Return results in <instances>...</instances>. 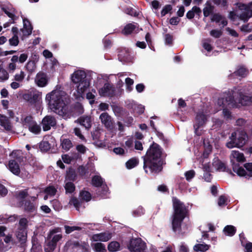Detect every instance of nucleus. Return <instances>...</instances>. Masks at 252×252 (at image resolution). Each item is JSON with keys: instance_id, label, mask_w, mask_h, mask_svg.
I'll return each mask as SVG.
<instances>
[{"instance_id": "ea45409f", "label": "nucleus", "mask_w": 252, "mask_h": 252, "mask_svg": "<svg viewBox=\"0 0 252 252\" xmlns=\"http://www.w3.org/2000/svg\"><path fill=\"white\" fill-rule=\"evenodd\" d=\"M138 163V159L135 158H131L126 163L127 169H130L135 167Z\"/></svg>"}, {"instance_id": "f3484780", "label": "nucleus", "mask_w": 252, "mask_h": 252, "mask_svg": "<svg viewBox=\"0 0 252 252\" xmlns=\"http://www.w3.org/2000/svg\"><path fill=\"white\" fill-rule=\"evenodd\" d=\"M23 21V28L19 31H18V35L22 40H24L32 33V28L29 20L24 18Z\"/></svg>"}, {"instance_id": "bf43d9fd", "label": "nucleus", "mask_w": 252, "mask_h": 252, "mask_svg": "<svg viewBox=\"0 0 252 252\" xmlns=\"http://www.w3.org/2000/svg\"><path fill=\"white\" fill-rule=\"evenodd\" d=\"M24 208L25 211L32 212L34 209V206L32 203L26 201L24 204Z\"/></svg>"}, {"instance_id": "f8f14e48", "label": "nucleus", "mask_w": 252, "mask_h": 252, "mask_svg": "<svg viewBox=\"0 0 252 252\" xmlns=\"http://www.w3.org/2000/svg\"><path fill=\"white\" fill-rule=\"evenodd\" d=\"M23 99L31 104L40 103L42 102V93L32 89L23 95Z\"/></svg>"}, {"instance_id": "f03ea898", "label": "nucleus", "mask_w": 252, "mask_h": 252, "mask_svg": "<svg viewBox=\"0 0 252 252\" xmlns=\"http://www.w3.org/2000/svg\"><path fill=\"white\" fill-rule=\"evenodd\" d=\"M143 158L144 169L147 173H158L161 170V166L163 163L162 151L158 144H153Z\"/></svg>"}, {"instance_id": "5701e85b", "label": "nucleus", "mask_w": 252, "mask_h": 252, "mask_svg": "<svg viewBox=\"0 0 252 252\" xmlns=\"http://www.w3.org/2000/svg\"><path fill=\"white\" fill-rule=\"evenodd\" d=\"M112 237V234L109 232H104L94 234L92 239L94 241L106 242L110 240Z\"/></svg>"}, {"instance_id": "473e14b6", "label": "nucleus", "mask_w": 252, "mask_h": 252, "mask_svg": "<svg viewBox=\"0 0 252 252\" xmlns=\"http://www.w3.org/2000/svg\"><path fill=\"white\" fill-rule=\"evenodd\" d=\"M201 13V10L200 8L197 6H193L191 10L189 11L187 14L186 16L189 19H192L195 14H196L197 15H199Z\"/></svg>"}, {"instance_id": "4468645a", "label": "nucleus", "mask_w": 252, "mask_h": 252, "mask_svg": "<svg viewBox=\"0 0 252 252\" xmlns=\"http://www.w3.org/2000/svg\"><path fill=\"white\" fill-rule=\"evenodd\" d=\"M207 117V115L205 114L204 112H199L197 113L194 124V132L196 135H200L201 134L199 128L205 124Z\"/></svg>"}, {"instance_id": "20e7f679", "label": "nucleus", "mask_w": 252, "mask_h": 252, "mask_svg": "<svg viewBox=\"0 0 252 252\" xmlns=\"http://www.w3.org/2000/svg\"><path fill=\"white\" fill-rule=\"evenodd\" d=\"M226 96V103L230 107H238L241 105H246L252 101V97L242 94L240 89L235 88L228 93L224 94Z\"/></svg>"}, {"instance_id": "37998d69", "label": "nucleus", "mask_w": 252, "mask_h": 252, "mask_svg": "<svg viewBox=\"0 0 252 252\" xmlns=\"http://www.w3.org/2000/svg\"><path fill=\"white\" fill-rule=\"evenodd\" d=\"M92 183L93 186L98 187L102 185L103 180L100 176L95 175L93 177Z\"/></svg>"}, {"instance_id": "1a4fd4ad", "label": "nucleus", "mask_w": 252, "mask_h": 252, "mask_svg": "<svg viewBox=\"0 0 252 252\" xmlns=\"http://www.w3.org/2000/svg\"><path fill=\"white\" fill-rule=\"evenodd\" d=\"M99 94L101 96L112 97L121 95L123 90L119 89L117 91L116 88L111 84L105 83L103 86L98 90Z\"/></svg>"}, {"instance_id": "338daca9", "label": "nucleus", "mask_w": 252, "mask_h": 252, "mask_svg": "<svg viewBox=\"0 0 252 252\" xmlns=\"http://www.w3.org/2000/svg\"><path fill=\"white\" fill-rule=\"evenodd\" d=\"M28 223V220L26 218H22L19 220V227L18 229H25Z\"/></svg>"}, {"instance_id": "052dcab7", "label": "nucleus", "mask_w": 252, "mask_h": 252, "mask_svg": "<svg viewBox=\"0 0 252 252\" xmlns=\"http://www.w3.org/2000/svg\"><path fill=\"white\" fill-rule=\"evenodd\" d=\"M144 209L141 206H139L133 211L132 215L134 217H138L144 214Z\"/></svg>"}, {"instance_id": "774afa93", "label": "nucleus", "mask_w": 252, "mask_h": 252, "mask_svg": "<svg viewBox=\"0 0 252 252\" xmlns=\"http://www.w3.org/2000/svg\"><path fill=\"white\" fill-rule=\"evenodd\" d=\"M210 33L212 36L215 38H219L221 35L222 32L220 30H213L210 32Z\"/></svg>"}, {"instance_id": "f704fd0d", "label": "nucleus", "mask_w": 252, "mask_h": 252, "mask_svg": "<svg viewBox=\"0 0 252 252\" xmlns=\"http://www.w3.org/2000/svg\"><path fill=\"white\" fill-rule=\"evenodd\" d=\"M28 128L30 132L34 134H38L41 131V127L40 126L38 125L35 121H34L33 123H32Z\"/></svg>"}, {"instance_id": "6e6552de", "label": "nucleus", "mask_w": 252, "mask_h": 252, "mask_svg": "<svg viewBox=\"0 0 252 252\" xmlns=\"http://www.w3.org/2000/svg\"><path fill=\"white\" fill-rule=\"evenodd\" d=\"M230 160L234 172L238 176L246 175V171L239 164V163H242L246 161V158L243 153L237 150L232 151L230 155Z\"/></svg>"}, {"instance_id": "7c9ffc66", "label": "nucleus", "mask_w": 252, "mask_h": 252, "mask_svg": "<svg viewBox=\"0 0 252 252\" xmlns=\"http://www.w3.org/2000/svg\"><path fill=\"white\" fill-rule=\"evenodd\" d=\"M0 125L6 130H10L11 128V125L8 119L1 115H0Z\"/></svg>"}, {"instance_id": "9b49d317", "label": "nucleus", "mask_w": 252, "mask_h": 252, "mask_svg": "<svg viewBox=\"0 0 252 252\" xmlns=\"http://www.w3.org/2000/svg\"><path fill=\"white\" fill-rule=\"evenodd\" d=\"M238 7L241 11L238 16L244 22H247L252 17V1L248 4L238 3Z\"/></svg>"}, {"instance_id": "e433bc0d", "label": "nucleus", "mask_w": 252, "mask_h": 252, "mask_svg": "<svg viewBox=\"0 0 252 252\" xmlns=\"http://www.w3.org/2000/svg\"><path fill=\"white\" fill-rule=\"evenodd\" d=\"M120 244L117 241H112L108 245V250L110 252H115L120 250Z\"/></svg>"}, {"instance_id": "72a5a7b5", "label": "nucleus", "mask_w": 252, "mask_h": 252, "mask_svg": "<svg viewBox=\"0 0 252 252\" xmlns=\"http://www.w3.org/2000/svg\"><path fill=\"white\" fill-rule=\"evenodd\" d=\"M34 121L31 116H23L21 119V122L24 127L28 128Z\"/></svg>"}, {"instance_id": "7ed1b4c3", "label": "nucleus", "mask_w": 252, "mask_h": 252, "mask_svg": "<svg viewBox=\"0 0 252 252\" xmlns=\"http://www.w3.org/2000/svg\"><path fill=\"white\" fill-rule=\"evenodd\" d=\"M173 206L174 208V214L172 219V229L174 232L183 234L181 228V223L186 214V209L185 205L177 198L173 197Z\"/></svg>"}, {"instance_id": "c9c22d12", "label": "nucleus", "mask_w": 252, "mask_h": 252, "mask_svg": "<svg viewBox=\"0 0 252 252\" xmlns=\"http://www.w3.org/2000/svg\"><path fill=\"white\" fill-rule=\"evenodd\" d=\"M2 10L9 18L12 20L15 19L16 11L12 6H10L7 7H2Z\"/></svg>"}, {"instance_id": "603ef678", "label": "nucleus", "mask_w": 252, "mask_h": 252, "mask_svg": "<svg viewBox=\"0 0 252 252\" xmlns=\"http://www.w3.org/2000/svg\"><path fill=\"white\" fill-rule=\"evenodd\" d=\"M69 204L73 205L77 211L80 210V206H81L79 201L75 197H72L69 202Z\"/></svg>"}, {"instance_id": "cd10ccee", "label": "nucleus", "mask_w": 252, "mask_h": 252, "mask_svg": "<svg viewBox=\"0 0 252 252\" xmlns=\"http://www.w3.org/2000/svg\"><path fill=\"white\" fill-rule=\"evenodd\" d=\"M212 167L217 171H223L225 169V165L219 160L218 158H215L212 163Z\"/></svg>"}, {"instance_id": "0eeeda50", "label": "nucleus", "mask_w": 252, "mask_h": 252, "mask_svg": "<svg viewBox=\"0 0 252 252\" xmlns=\"http://www.w3.org/2000/svg\"><path fill=\"white\" fill-rule=\"evenodd\" d=\"M229 139L230 141L226 144L228 148L232 149L234 147L240 148L246 144L248 136L244 130L238 129L231 134Z\"/></svg>"}, {"instance_id": "39448f33", "label": "nucleus", "mask_w": 252, "mask_h": 252, "mask_svg": "<svg viewBox=\"0 0 252 252\" xmlns=\"http://www.w3.org/2000/svg\"><path fill=\"white\" fill-rule=\"evenodd\" d=\"M71 80L76 88L77 94L74 93L76 97H82L90 86V82L86 78V73L82 70H76L71 74Z\"/></svg>"}, {"instance_id": "a18cd8bd", "label": "nucleus", "mask_w": 252, "mask_h": 252, "mask_svg": "<svg viewBox=\"0 0 252 252\" xmlns=\"http://www.w3.org/2000/svg\"><path fill=\"white\" fill-rule=\"evenodd\" d=\"M206 6L203 9V14L205 17H208L214 9V7L211 5L209 1L206 3Z\"/></svg>"}, {"instance_id": "a19ab883", "label": "nucleus", "mask_w": 252, "mask_h": 252, "mask_svg": "<svg viewBox=\"0 0 252 252\" xmlns=\"http://www.w3.org/2000/svg\"><path fill=\"white\" fill-rule=\"evenodd\" d=\"M248 73V70L244 66L239 67L234 73L236 76L244 77L246 76Z\"/></svg>"}, {"instance_id": "412c9836", "label": "nucleus", "mask_w": 252, "mask_h": 252, "mask_svg": "<svg viewBox=\"0 0 252 252\" xmlns=\"http://www.w3.org/2000/svg\"><path fill=\"white\" fill-rule=\"evenodd\" d=\"M139 31L137 24L130 23L126 25L123 30L122 33L125 35H128L132 33H136Z\"/></svg>"}, {"instance_id": "dca6fc26", "label": "nucleus", "mask_w": 252, "mask_h": 252, "mask_svg": "<svg viewBox=\"0 0 252 252\" xmlns=\"http://www.w3.org/2000/svg\"><path fill=\"white\" fill-rule=\"evenodd\" d=\"M26 75V73L23 70L16 73L13 76V81L10 84L11 88L16 90L22 87Z\"/></svg>"}, {"instance_id": "c03bdc74", "label": "nucleus", "mask_w": 252, "mask_h": 252, "mask_svg": "<svg viewBox=\"0 0 252 252\" xmlns=\"http://www.w3.org/2000/svg\"><path fill=\"white\" fill-rule=\"evenodd\" d=\"M65 182V184L64 186V188L65 189L66 193H72L74 191L75 189L74 184L71 182H68V181Z\"/></svg>"}, {"instance_id": "de8ad7c7", "label": "nucleus", "mask_w": 252, "mask_h": 252, "mask_svg": "<svg viewBox=\"0 0 252 252\" xmlns=\"http://www.w3.org/2000/svg\"><path fill=\"white\" fill-rule=\"evenodd\" d=\"M51 144L48 141L43 140L39 144V148L42 152H47L51 148Z\"/></svg>"}, {"instance_id": "13d9d810", "label": "nucleus", "mask_w": 252, "mask_h": 252, "mask_svg": "<svg viewBox=\"0 0 252 252\" xmlns=\"http://www.w3.org/2000/svg\"><path fill=\"white\" fill-rule=\"evenodd\" d=\"M64 228L67 234H69L75 230H80L81 229V227L75 226H69L65 225L64 226Z\"/></svg>"}, {"instance_id": "09e8293b", "label": "nucleus", "mask_w": 252, "mask_h": 252, "mask_svg": "<svg viewBox=\"0 0 252 252\" xmlns=\"http://www.w3.org/2000/svg\"><path fill=\"white\" fill-rule=\"evenodd\" d=\"M96 94V92L94 89H92L91 92H88L87 94L86 97L89 100L91 104H93L94 103Z\"/></svg>"}, {"instance_id": "79ce46f5", "label": "nucleus", "mask_w": 252, "mask_h": 252, "mask_svg": "<svg viewBox=\"0 0 252 252\" xmlns=\"http://www.w3.org/2000/svg\"><path fill=\"white\" fill-rule=\"evenodd\" d=\"M9 78V74L7 71L4 69L1 65H0V82H4Z\"/></svg>"}, {"instance_id": "0e129e2a", "label": "nucleus", "mask_w": 252, "mask_h": 252, "mask_svg": "<svg viewBox=\"0 0 252 252\" xmlns=\"http://www.w3.org/2000/svg\"><path fill=\"white\" fill-rule=\"evenodd\" d=\"M195 174V172L193 170H191L187 171L185 173L186 178L187 180H188L189 181H190V180H191L194 177Z\"/></svg>"}, {"instance_id": "c756f323", "label": "nucleus", "mask_w": 252, "mask_h": 252, "mask_svg": "<svg viewBox=\"0 0 252 252\" xmlns=\"http://www.w3.org/2000/svg\"><path fill=\"white\" fill-rule=\"evenodd\" d=\"M16 237L21 243H24L27 240V231L25 229H18Z\"/></svg>"}, {"instance_id": "49530a36", "label": "nucleus", "mask_w": 252, "mask_h": 252, "mask_svg": "<svg viewBox=\"0 0 252 252\" xmlns=\"http://www.w3.org/2000/svg\"><path fill=\"white\" fill-rule=\"evenodd\" d=\"M93 248L95 252H106L105 246L102 243H95L94 244Z\"/></svg>"}, {"instance_id": "bb28decb", "label": "nucleus", "mask_w": 252, "mask_h": 252, "mask_svg": "<svg viewBox=\"0 0 252 252\" xmlns=\"http://www.w3.org/2000/svg\"><path fill=\"white\" fill-rule=\"evenodd\" d=\"M81 126L89 129L92 126L91 118L89 116H82L77 121Z\"/></svg>"}, {"instance_id": "b1692460", "label": "nucleus", "mask_w": 252, "mask_h": 252, "mask_svg": "<svg viewBox=\"0 0 252 252\" xmlns=\"http://www.w3.org/2000/svg\"><path fill=\"white\" fill-rule=\"evenodd\" d=\"M101 123L107 128H110L112 126V121L111 117L108 113H102L99 116Z\"/></svg>"}, {"instance_id": "864d4df0", "label": "nucleus", "mask_w": 252, "mask_h": 252, "mask_svg": "<svg viewBox=\"0 0 252 252\" xmlns=\"http://www.w3.org/2000/svg\"><path fill=\"white\" fill-rule=\"evenodd\" d=\"M244 167L247 170L246 175L245 176H240L241 177H252V162L246 163L244 164Z\"/></svg>"}, {"instance_id": "69168bd1", "label": "nucleus", "mask_w": 252, "mask_h": 252, "mask_svg": "<svg viewBox=\"0 0 252 252\" xmlns=\"http://www.w3.org/2000/svg\"><path fill=\"white\" fill-rule=\"evenodd\" d=\"M51 203L52 204L53 207H54L55 210L59 211L61 209L62 206L61 205L60 203L58 200H52L51 201Z\"/></svg>"}, {"instance_id": "9d476101", "label": "nucleus", "mask_w": 252, "mask_h": 252, "mask_svg": "<svg viewBox=\"0 0 252 252\" xmlns=\"http://www.w3.org/2000/svg\"><path fill=\"white\" fill-rule=\"evenodd\" d=\"M59 230V228H57L50 232L49 236L51 240L48 242L44 248L45 252H53L56 248L57 243L62 239V234L58 233Z\"/></svg>"}, {"instance_id": "2eb2a0df", "label": "nucleus", "mask_w": 252, "mask_h": 252, "mask_svg": "<svg viewBox=\"0 0 252 252\" xmlns=\"http://www.w3.org/2000/svg\"><path fill=\"white\" fill-rule=\"evenodd\" d=\"M202 233V238L197 240L198 243L193 247V250L196 252H205L210 247V245L205 244L203 242V241L208 239L209 235L207 234V231H203Z\"/></svg>"}, {"instance_id": "f257e3e1", "label": "nucleus", "mask_w": 252, "mask_h": 252, "mask_svg": "<svg viewBox=\"0 0 252 252\" xmlns=\"http://www.w3.org/2000/svg\"><path fill=\"white\" fill-rule=\"evenodd\" d=\"M45 101L51 110L67 119L70 116L68 111L67 103L69 96L60 88H56L48 93L45 97Z\"/></svg>"}, {"instance_id": "423d86ee", "label": "nucleus", "mask_w": 252, "mask_h": 252, "mask_svg": "<svg viewBox=\"0 0 252 252\" xmlns=\"http://www.w3.org/2000/svg\"><path fill=\"white\" fill-rule=\"evenodd\" d=\"M212 151V146L210 145L205 147L204 152L201 155L198 151H194V154L197 159L201 163L202 168L206 173L204 174V178L207 182H210L211 179V175L210 172L212 171V167L210 162H208V158Z\"/></svg>"}, {"instance_id": "2f4dec72", "label": "nucleus", "mask_w": 252, "mask_h": 252, "mask_svg": "<svg viewBox=\"0 0 252 252\" xmlns=\"http://www.w3.org/2000/svg\"><path fill=\"white\" fill-rule=\"evenodd\" d=\"M57 192V189L53 186H50L46 188L44 190L45 195L44 197V200H47L48 198L54 196Z\"/></svg>"}, {"instance_id": "4d7b16f0", "label": "nucleus", "mask_w": 252, "mask_h": 252, "mask_svg": "<svg viewBox=\"0 0 252 252\" xmlns=\"http://www.w3.org/2000/svg\"><path fill=\"white\" fill-rule=\"evenodd\" d=\"M173 36L169 34H166L164 35V42L166 45L171 46L173 44Z\"/></svg>"}, {"instance_id": "ddd939ff", "label": "nucleus", "mask_w": 252, "mask_h": 252, "mask_svg": "<svg viewBox=\"0 0 252 252\" xmlns=\"http://www.w3.org/2000/svg\"><path fill=\"white\" fill-rule=\"evenodd\" d=\"M128 247L131 252H146V244L140 238L132 239Z\"/></svg>"}, {"instance_id": "58836bf2", "label": "nucleus", "mask_w": 252, "mask_h": 252, "mask_svg": "<svg viewBox=\"0 0 252 252\" xmlns=\"http://www.w3.org/2000/svg\"><path fill=\"white\" fill-rule=\"evenodd\" d=\"M61 145L65 151H68L73 146L71 141L68 139H63L61 141Z\"/></svg>"}, {"instance_id": "8fccbe9b", "label": "nucleus", "mask_w": 252, "mask_h": 252, "mask_svg": "<svg viewBox=\"0 0 252 252\" xmlns=\"http://www.w3.org/2000/svg\"><path fill=\"white\" fill-rule=\"evenodd\" d=\"M76 178V174L74 169H69L67 171L65 182L67 181H74Z\"/></svg>"}, {"instance_id": "e2e57ef3", "label": "nucleus", "mask_w": 252, "mask_h": 252, "mask_svg": "<svg viewBox=\"0 0 252 252\" xmlns=\"http://www.w3.org/2000/svg\"><path fill=\"white\" fill-rule=\"evenodd\" d=\"M28 195V192L27 189L20 191L17 194V198L19 200H22Z\"/></svg>"}, {"instance_id": "aec40b11", "label": "nucleus", "mask_w": 252, "mask_h": 252, "mask_svg": "<svg viewBox=\"0 0 252 252\" xmlns=\"http://www.w3.org/2000/svg\"><path fill=\"white\" fill-rule=\"evenodd\" d=\"M35 83L39 87H44L48 83V78L45 73L39 72L35 77Z\"/></svg>"}, {"instance_id": "4c0bfd02", "label": "nucleus", "mask_w": 252, "mask_h": 252, "mask_svg": "<svg viewBox=\"0 0 252 252\" xmlns=\"http://www.w3.org/2000/svg\"><path fill=\"white\" fill-rule=\"evenodd\" d=\"M236 231V228L233 225H227L223 229V232L226 235L232 236Z\"/></svg>"}, {"instance_id": "6e6d98bb", "label": "nucleus", "mask_w": 252, "mask_h": 252, "mask_svg": "<svg viewBox=\"0 0 252 252\" xmlns=\"http://www.w3.org/2000/svg\"><path fill=\"white\" fill-rule=\"evenodd\" d=\"M80 197L82 199L88 202L91 199V195L88 191H82L80 194Z\"/></svg>"}, {"instance_id": "a878e982", "label": "nucleus", "mask_w": 252, "mask_h": 252, "mask_svg": "<svg viewBox=\"0 0 252 252\" xmlns=\"http://www.w3.org/2000/svg\"><path fill=\"white\" fill-rule=\"evenodd\" d=\"M8 168L14 175H18L20 173L19 165L15 160H10L9 161Z\"/></svg>"}, {"instance_id": "5fc2aeb1", "label": "nucleus", "mask_w": 252, "mask_h": 252, "mask_svg": "<svg viewBox=\"0 0 252 252\" xmlns=\"http://www.w3.org/2000/svg\"><path fill=\"white\" fill-rule=\"evenodd\" d=\"M125 82L126 84V90L128 92H130L132 89V85L134 83V81L133 79L130 78H126L125 80Z\"/></svg>"}, {"instance_id": "a211bd4d", "label": "nucleus", "mask_w": 252, "mask_h": 252, "mask_svg": "<svg viewBox=\"0 0 252 252\" xmlns=\"http://www.w3.org/2000/svg\"><path fill=\"white\" fill-rule=\"evenodd\" d=\"M42 124L43 130L44 131H47L50 129L51 127L56 126V120L55 118L52 116H47L43 119Z\"/></svg>"}, {"instance_id": "6ab92c4d", "label": "nucleus", "mask_w": 252, "mask_h": 252, "mask_svg": "<svg viewBox=\"0 0 252 252\" xmlns=\"http://www.w3.org/2000/svg\"><path fill=\"white\" fill-rule=\"evenodd\" d=\"M226 96L223 94L222 97L219 98L217 104L220 107V109H223V114L224 117L226 119H229L231 117V113L229 111L224 108L225 107L230 108L227 105V103H226Z\"/></svg>"}, {"instance_id": "c85d7f7f", "label": "nucleus", "mask_w": 252, "mask_h": 252, "mask_svg": "<svg viewBox=\"0 0 252 252\" xmlns=\"http://www.w3.org/2000/svg\"><path fill=\"white\" fill-rule=\"evenodd\" d=\"M12 32L14 34L12 37L9 39V42L10 45L16 46L18 45L19 39L18 37V29L17 27H13Z\"/></svg>"}, {"instance_id": "680f3d73", "label": "nucleus", "mask_w": 252, "mask_h": 252, "mask_svg": "<svg viewBox=\"0 0 252 252\" xmlns=\"http://www.w3.org/2000/svg\"><path fill=\"white\" fill-rule=\"evenodd\" d=\"M227 200V197L225 195H221L220 196L218 200V205L222 207L226 205V201Z\"/></svg>"}, {"instance_id": "4be33fe9", "label": "nucleus", "mask_w": 252, "mask_h": 252, "mask_svg": "<svg viewBox=\"0 0 252 252\" xmlns=\"http://www.w3.org/2000/svg\"><path fill=\"white\" fill-rule=\"evenodd\" d=\"M38 61V57L34 55L32 59L29 60L25 65V68L28 72L32 73L34 72L36 68V63Z\"/></svg>"}, {"instance_id": "393cba45", "label": "nucleus", "mask_w": 252, "mask_h": 252, "mask_svg": "<svg viewBox=\"0 0 252 252\" xmlns=\"http://www.w3.org/2000/svg\"><path fill=\"white\" fill-rule=\"evenodd\" d=\"M66 246L70 247L72 249L77 248L81 250L82 252H87L88 250L89 246L86 244H84L83 245H80L77 241H69L66 244Z\"/></svg>"}, {"instance_id": "3c124183", "label": "nucleus", "mask_w": 252, "mask_h": 252, "mask_svg": "<svg viewBox=\"0 0 252 252\" xmlns=\"http://www.w3.org/2000/svg\"><path fill=\"white\" fill-rule=\"evenodd\" d=\"M212 40L210 38H207L204 39L202 41V46L205 49L207 52H210L212 50V47L210 44Z\"/></svg>"}]
</instances>
